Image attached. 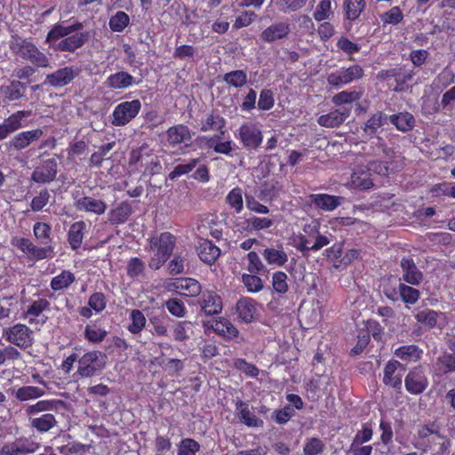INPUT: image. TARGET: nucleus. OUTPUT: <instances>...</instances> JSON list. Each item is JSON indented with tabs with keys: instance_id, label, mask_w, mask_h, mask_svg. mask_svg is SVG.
Returning <instances> with one entry per match:
<instances>
[{
	"instance_id": "1",
	"label": "nucleus",
	"mask_w": 455,
	"mask_h": 455,
	"mask_svg": "<svg viewBox=\"0 0 455 455\" xmlns=\"http://www.w3.org/2000/svg\"><path fill=\"white\" fill-rule=\"evenodd\" d=\"M177 243L176 236L169 231L162 232L148 239L149 251L154 252L148 261L152 270L160 269L172 256Z\"/></svg>"
},
{
	"instance_id": "2",
	"label": "nucleus",
	"mask_w": 455,
	"mask_h": 455,
	"mask_svg": "<svg viewBox=\"0 0 455 455\" xmlns=\"http://www.w3.org/2000/svg\"><path fill=\"white\" fill-rule=\"evenodd\" d=\"M418 436L423 441V451L432 455H444L451 446V441L440 433V427L435 422L420 426Z\"/></svg>"
},
{
	"instance_id": "3",
	"label": "nucleus",
	"mask_w": 455,
	"mask_h": 455,
	"mask_svg": "<svg viewBox=\"0 0 455 455\" xmlns=\"http://www.w3.org/2000/svg\"><path fill=\"white\" fill-rule=\"evenodd\" d=\"M129 165L138 166L144 168L141 172L144 175L153 176L160 173L162 171V164L157 156L153 153V150L148 145L133 148L129 156Z\"/></svg>"
},
{
	"instance_id": "4",
	"label": "nucleus",
	"mask_w": 455,
	"mask_h": 455,
	"mask_svg": "<svg viewBox=\"0 0 455 455\" xmlns=\"http://www.w3.org/2000/svg\"><path fill=\"white\" fill-rule=\"evenodd\" d=\"M105 354L100 351L93 350L84 353L78 359L77 370L74 376L89 379L100 374L105 367Z\"/></svg>"
},
{
	"instance_id": "5",
	"label": "nucleus",
	"mask_w": 455,
	"mask_h": 455,
	"mask_svg": "<svg viewBox=\"0 0 455 455\" xmlns=\"http://www.w3.org/2000/svg\"><path fill=\"white\" fill-rule=\"evenodd\" d=\"M12 51L21 59L29 61L37 68H46L49 66L48 57L36 45L27 40L19 39L11 44Z\"/></svg>"
},
{
	"instance_id": "6",
	"label": "nucleus",
	"mask_w": 455,
	"mask_h": 455,
	"mask_svg": "<svg viewBox=\"0 0 455 455\" xmlns=\"http://www.w3.org/2000/svg\"><path fill=\"white\" fill-rule=\"evenodd\" d=\"M2 336L8 343L23 350L34 344V331L25 323H17L4 328Z\"/></svg>"
},
{
	"instance_id": "7",
	"label": "nucleus",
	"mask_w": 455,
	"mask_h": 455,
	"mask_svg": "<svg viewBox=\"0 0 455 455\" xmlns=\"http://www.w3.org/2000/svg\"><path fill=\"white\" fill-rule=\"evenodd\" d=\"M242 147L247 151H256L263 142V132L257 123L245 122L235 133Z\"/></svg>"
},
{
	"instance_id": "8",
	"label": "nucleus",
	"mask_w": 455,
	"mask_h": 455,
	"mask_svg": "<svg viewBox=\"0 0 455 455\" xmlns=\"http://www.w3.org/2000/svg\"><path fill=\"white\" fill-rule=\"evenodd\" d=\"M11 243L33 261L52 259L55 255L52 245L36 246L30 239L26 237L15 236L12 239Z\"/></svg>"
},
{
	"instance_id": "9",
	"label": "nucleus",
	"mask_w": 455,
	"mask_h": 455,
	"mask_svg": "<svg viewBox=\"0 0 455 455\" xmlns=\"http://www.w3.org/2000/svg\"><path fill=\"white\" fill-rule=\"evenodd\" d=\"M142 104L140 100L122 101L117 104L112 113L111 124L116 127L127 125L140 112Z\"/></svg>"
},
{
	"instance_id": "10",
	"label": "nucleus",
	"mask_w": 455,
	"mask_h": 455,
	"mask_svg": "<svg viewBox=\"0 0 455 455\" xmlns=\"http://www.w3.org/2000/svg\"><path fill=\"white\" fill-rule=\"evenodd\" d=\"M364 75L363 68L355 64L348 68H341L335 72H331L327 76V82L332 87L339 89L346 84L361 79Z\"/></svg>"
},
{
	"instance_id": "11",
	"label": "nucleus",
	"mask_w": 455,
	"mask_h": 455,
	"mask_svg": "<svg viewBox=\"0 0 455 455\" xmlns=\"http://www.w3.org/2000/svg\"><path fill=\"white\" fill-rule=\"evenodd\" d=\"M429 385L426 371L421 364H418L408 371L404 378L406 391L414 395H420L426 391Z\"/></svg>"
},
{
	"instance_id": "12",
	"label": "nucleus",
	"mask_w": 455,
	"mask_h": 455,
	"mask_svg": "<svg viewBox=\"0 0 455 455\" xmlns=\"http://www.w3.org/2000/svg\"><path fill=\"white\" fill-rule=\"evenodd\" d=\"M405 370V365L400 361L395 359L387 361L383 369V384L400 391L403 386V373Z\"/></svg>"
},
{
	"instance_id": "13",
	"label": "nucleus",
	"mask_w": 455,
	"mask_h": 455,
	"mask_svg": "<svg viewBox=\"0 0 455 455\" xmlns=\"http://www.w3.org/2000/svg\"><path fill=\"white\" fill-rule=\"evenodd\" d=\"M369 165L370 167L361 165L354 169L350 180L353 188L368 190L373 187L371 171L373 170L379 173V168L377 166V162H371Z\"/></svg>"
},
{
	"instance_id": "14",
	"label": "nucleus",
	"mask_w": 455,
	"mask_h": 455,
	"mask_svg": "<svg viewBox=\"0 0 455 455\" xmlns=\"http://www.w3.org/2000/svg\"><path fill=\"white\" fill-rule=\"evenodd\" d=\"M57 174L58 162L55 158H49L43 160L34 169L31 180L38 184H49L56 180Z\"/></svg>"
},
{
	"instance_id": "15",
	"label": "nucleus",
	"mask_w": 455,
	"mask_h": 455,
	"mask_svg": "<svg viewBox=\"0 0 455 455\" xmlns=\"http://www.w3.org/2000/svg\"><path fill=\"white\" fill-rule=\"evenodd\" d=\"M32 115L31 110H18L4 118L0 124V141L8 138L12 133L25 127L24 119Z\"/></svg>"
},
{
	"instance_id": "16",
	"label": "nucleus",
	"mask_w": 455,
	"mask_h": 455,
	"mask_svg": "<svg viewBox=\"0 0 455 455\" xmlns=\"http://www.w3.org/2000/svg\"><path fill=\"white\" fill-rule=\"evenodd\" d=\"M38 448V443L30 438L20 437L4 443L0 449V455H26L34 453Z\"/></svg>"
},
{
	"instance_id": "17",
	"label": "nucleus",
	"mask_w": 455,
	"mask_h": 455,
	"mask_svg": "<svg viewBox=\"0 0 455 455\" xmlns=\"http://www.w3.org/2000/svg\"><path fill=\"white\" fill-rule=\"evenodd\" d=\"M371 144L373 154L382 156L385 159L383 162L377 163V166L379 168V174L387 176L389 173L388 164H391L392 159L395 156V152L392 148L387 146L382 137L377 136Z\"/></svg>"
},
{
	"instance_id": "18",
	"label": "nucleus",
	"mask_w": 455,
	"mask_h": 455,
	"mask_svg": "<svg viewBox=\"0 0 455 455\" xmlns=\"http://www.w3.org/2000/svg\"><path fill=\"white\" fill-rule=\"evenodd\" d=\"M82 72L77 66H66L46 76L45 81L53 87H63L70 84Z\"/></svg>"
},
{
	"instance_id": "19",
	"label": "nucleus",
	"mask_w": 455,
	"mask_h": 455,
	"mask_svg": "<svg viewBox=\"0 0 455 455\" xmlns=\"http://www.w3.org/2000/svg\"><path fill=\"white\" fill-rule=\"evenodd\" d=\"M43 135L44 131L41 128L20 132L9 140L8 148L10 150L22 151L39 140Z\"/></svg>"
},
{
	"instance_id": "20",
	"label": "nucleus",
	"mask_w": 455,
	"mask_h": 455,
	"mask_svg": "<svg viewBox=\"0 0 455 455\" xmlns=\"http://www.w3.org/2000/svg\"><path fill=\"white\" fill-rule=\"evenodd\" d=\"M74 206L78 212L102 215L107 210V204L101 200L88 196H73Z\"/></svg>"
},
{
	"instance_id": "21",
	"label": "nucleus",
	"mask_w": 455,
	"mask_h": 455,
	"mask_svg": "<svg viewBox=\"0 0 455 455\" xmlns=\"http://www.w3.org/2000/svg\"><path fill=\"white\" fill-rule=\"evenodd\" d=\"M198 304L201 310L207 315H219L223 308L222 299L215 291H203Z\"/></svg>"
},
{
	"instance_id": "22",
	"label": "nucleus",
	"mask_w": 455,
	"mask_h": 455,
	"mask_svg": "<svg viewBox=\"0 0 455 455\" xmlns=\"http://www.w3.org/2000/svg\"><path fill=\"white\" fill-rule=\"evenodd\" d=\"M400 266L403 271L402 280L403 281V283H406L413 286L420 284V283L423 280V274L417 267L412 258H403L401 259Z\"/></svg>"
},
{
	"instance_id": "23",
	"label": "nucleus",
	"mask_w": 455,
	"mask_h": 455,
	"mask_svg": "<svg viewBox=\"0 0 455 455\" xmlns=\"http://www.w3.org/2000/svg\"><path fill=\"white\" fill-rule=\"evenodd\" d=\"M435 376L455 373V351H444L440 354L433 365Z\"/></svg>"
},
{
	"instance_id": "24",
	"label": "nucleus",
	"mask_w": 455,
	"mask_h": 455,
	"mask_svg": "<svg viewBox=\"0 0 455 455\" xmlns=\"http://www.w3.org/2000/svg\"><path fill=\"white\" fill-rule=\"evenodd\" d=\"M141 80H136L127 71H117L109 75L106 80V85L111 90H122L129 88L134 84H139Z\"/></svg>"
},
{
	"instance_id": "25",
	"label": "nucleus",
	"mask_w": 455,
	"mask_h": 455,
	"mask_svg": "<svg viewBox=\"0 0 455 455\" xmlns=\"http://www.w3.org/2000/svg\"><path fill=\"white\" fill-rule=\"evenodd\" d=\"M443 315V312L424 308L415 313L414 318L420 327L430 331L435 328L442 329V325L438 323V319Z\"/></svg>"
},
{
	"instance_id": "26",
	"label": "nucleus",
	"mask_w": 455,
	"mask_h": 455,
	"mask_svg": "<svg viewBox=\"0 0 455 455\" xmlns=\"http://www.w3.org/2000/svg\"><path fill=\"white\" fill-rule=\"evenodd\" d=\"M423 355V349L415 344L403 345L394 351V355L406 363H416L419 362Z\"/></svg>"
},
{
	"instance_id": "27",
	"label": "nucleus",
	"mask_w": 455,
	"mask_h": 455,
	"mask_svg": "<svg viewBox=\"0 0 455 455\" xmlns=\"http://www.w3.org/2000/svg\"><path fill=\"white\" fill-rule=\"evenodd\" d=\"M196 251L199 259L210 266L215 263L220 255V249L209 239H202Z\"/></svg>"
},
{
	"instance_id": "28",
	"label": "nucleus",
	"mask_w": 455,
	"mask_h": 455,
	"mask_svg": "<svg viewBox=\"0 0 455 455\" xmlns=\"http://www.w3.org/2000/svg\"><path fill=\"white\" fill-rule=\"evenodd\" d=\"M257 303L255 299L243 297L236 302V312L242 322L249 323L255 320L257 315Z\"/></svg>"
},
{
	"instance_id": "29",
	"label": "nucleus",
	"mask_w": 455,
	"mask_h": 455,
	"mask_svg": "<svg viewBox=\"0 0 455 455\" xmlns=\"http://www.w3.org/2000/svg\"><path fill=\"white\" fill-rule=\"evenodd\" d=\"M86 233L87 225L85 221L78 220L70 225L67 234V240L72 250L77 251L81 248Z\"/></svg>"
},
{
	"instance_id": "30",
	"label": "nucleus",
	"mask_w": 455,
	"mask_h": 455,
	"mask_svg": "<svg viewBox=\"0 0 455 455\" xmlns=\"http://www.w3.org/2000/svg\"><path fill=\"white\" fill-rule=\"evenodd\" d=\"M309 199L315 207L326 212H331L341 204L344 198L328 194H311Z\"/></svg>"
},
{
	"instance_id": "31",
	"label": "nucleus",
	"mask_w": 455,
	"mask_h": 455,
	"mask_svg": "<svg viewBox=\"0 0 455 455\" xmlns=\"http://www.w3.org/2000/svg\"><path fill=\"white\" fill-rule=\"evenodd\" d=\"M30 427L39 434L49 432L57 426L58 421L52 413H43L39 416L28 417Z\"/></svg>"
},
{
	"instance_id": "32",
	"label": "nucleus",
	"mask_w": 455,
	"mask_h": 455,
	"mask_svg": "<svg viewBox=\"0 0 455 455\" xmlns=\"http://www.w3.org/2000/svg\"><path fill=\"white\" fill-rule=\"evenodd\" d=\"M290 31L291 28L288 23L277 22L264 29L260 34V38L264 42L272 43L286 37Z\"/></svg>"
},
{
	"instance_id": "33",
	"label": "nucleus",
	"mask_w": 455,
	"mask_h": 455,
	"mask_svg": "<svg viewBox=\"0 0 455 455\" xmlns=\"http://www.w3.org/2000/svg\"><path fill=\"white\" fill-rule=\"evenodd\" d=\"M27 91L26 84L19 81L12 80L9 84H3L0 86V94L4 100L14 101L25 96Z\"/></svg>"
},
{
	"instance_id": "34",
	"label": "nucleus",
	"mask_w": 455,
	"mask_h": 455,
	"mask_svg": "<svg viewBox=\"0 0 455 455\" xmlns=\"http://www.w3.org/2000/svg\"><path fill=\"white\" fill-rule=\"evenodd\" d=\"M63 404L61 400L46 399L39 400L36 403L28 405L25 411L28 417L39 416L41 413H49L48 411H57Z\"/></svg>"
},
{
	"instance_id": "35",
	"label": "nucleus",
	"mask_w": 455,
	"mask_h": 455,
	"mask_svg": "<svg viewBox=\"0 0 455 455\" xmlns=\"http://www.w3.org/2000/svg\"><path fill=\"white\" fill-rule=\"evenodd\" d=\"M349 109H335L327 114L320 116L317 119V123L323 127H339L346 121V119L349 116Z\"/></svg>"
},
{
	"instance_id": "36",
	"label": "nucleus",
	"mask_w": 455,
	"mask_h": 455,
	"mask_svg": "<svg viewBox=\"0 0 455 455\" xmlns=\"http://www.w3.org/2000/svg\"><path fill=\"white\" fill-rule=\"evenodd\" d=\"M166 139L170 146L175 147L191 140L190 130L181 124L171 126L166 131Z\"/></svg>"
},
{
	"instance_id": "37",
	"label": "nucleus",
	"mask_w": 455,
	"mask_h": 455,
	"mask_svg": "<svg viewBox=\"0 0 455 455\" xmlns=\"http://www.w3.org/2000/svg\"><path fill=\"white\" fill-rule=\"evenodd\" d=\"M88 40L87 32H78L69 35L68 37L61 39L58 44V50L61 52H74L82 47Z\"/></svg>"
},
{
	"instance_id": "38",
	"label": "nucleus",
	"mask_w": 455,
	"mask_h": 455,
	"mask_svg": "<svg viewBox=\"0 0 455 455\" xmlns=\"http://www.w3.org/2000/svg\"><path fill=\"white\" fill-rule=\"evenodd\" d=\"M132 213V208L128 202H122L112 208L108 213V220L111 225L125 223Z\"/></svg>"
},
{
	"instance_id": "39",
	"label": "nucleus",
	"mask_w": 455,
	"mask_h": 455,
	"mask_svg": "<svg viewBox=\"0 0 455 455\" xmlns=\"http://www.w3.org/2000/svg\"><path fill=\"white\" fill-rule=\"evenodd\" d=\"M389 122L396 128V130L408 132L411 131L416 125L414 116L408 112H399L389 116Z\"/></svg>"
},
{
	"instance_id": "40",
	"label": "nucleus",
	"mask_w": 455,
	"mask_h": 455,
	"mask_svg": "<svg viewBox=\"0 0 455 455\" xmlns=\"http://www.w3.org/2000/svg\"><path fill=\"white\" fill-rule=\"evenodd\" d=\"M235 411L242 423L249 427H260L263 421L250 411L249 404L243 401L238 400L235 403Z\"/></svg>"
},
{
	"instance_id": "41",
	"label": "nucleus",
	"mask_w": 455,
	"mask_h": 455,
	"mask_svg": "<svg viewBox=\"0 0 455 455\" xmlns=\"http://www.w3.org/2000/svg\"><path fill=\"white\" fill-rule=\"evenodd\" d=\"M365 0H344V19L349 22L357 20L366 9Z\"/></svg>"
},
{
	"instance_id": "42",
	"label": "nucleus",
	"mask_w": 455,
	"mask_h": 455,
	"mask_svg": "<svg viewBox=\"0 0 455 455\" xmlns=\"http://www.w3.org/2000/svg\"><path fill=\"white\" fill-rule=\"evenodd\" d=\"M389 116L383 111H377L372 114L364 123L363 132L373 137L376 135L378 130L387 124Z\"/></svg>"
},
{
	"instance_id": "43",
	"label": "nucleus",
	"mask_w": 455,
	"mask_h": 455,
	"mask_svg": "<svg viewBox=\"0 0 455 455\" xmlns=\"http://www.w3.org/2000/svg\"><path fill=\"white\" fill-rule=\"evenodd\" d=\"M200 131L204 132L209 131H218L220 135H224L227 132L226 120L220 115L212 112L202 122Z\"/></svg>"
},
{
	"instance_id": "44",
	"label": "nucleus",
	"mask_w": 455,
	"mask_h": 455,
	"mask_svg": "<svg viewBox=\"0 0 455 455\" xmlns=\"http://www.w3.org/2000/svg\"><path fill=\"white\" fill-rule=\"evenodd\" d=\"M84 25L82 22H76L69 26H62L55 24L47 34V41H57L62 37H68L70 34L83 29Z\"/></svg>"
},
{
	"instance_id": "45",
	"label": "nucleus",
	"mask_w": 455,
	"mask_h": 455,
	"mask_svg": "<svg viewBox=\"0 0 455 455\" xmlns=\"http://www.w3.org/2000/svg\"><path fill=\"white\" fill-rule=\"evenodd\" d=\"M216 334L228 339H235L238 336L237 328L227 318L220 317L212 326Z\"/></svg>"
},
{
	"instance_id": "46",
	"label": "nucleus",
	"mask_w": 455,
	"mask_h": 455,
	"mask_svg": "<svg viewBox=\"0 0 455 455\" xmlns=\"http://www.w3.org/2000/svg\"><path fill=\"white\" fill-rule=\"evenodd\" d=\"M49 307L50 302L44 298L33 300L24 312V317L28 318V323L33 324L44 311L49 310Z\"/></svg>"
},
{
	"instance_id": "47",
	"label": "nucleus",
	"mask_w": 455,
	"mask_h": 455,
	"mask_svg": "<svg viewBox=\"0 0 455 455\" xmlns=\"http://www.w3.org/2000/svg\"><path fill=\"white\" fill-rule=\"evenodd\" d=\"M75 281V274L70 270L63 269L52 278L50 287L53 291H60L68 289Z\"/></svg>"
},
{
	"instance_id": "48",
	"label": "nucleus",
	"mask_w": 455,
	"mask_h": 455,
	"mask_svg": "<svg viewBox=\"0 0 455 455\" xmlns=\"http://www.w3.org/2000/svg\"><path fill=\"white\" fill-rule=\"evenodd\" d=\"M397 289L399 298L407 306L416 304L420 298V291L406 283H399Z\"/></svg>"
},
{
	"instance_id": "49",
	"label": "nucleus",
	"mask_w": 455,
	"mask_h": 455,
	"mask_svg": "<svg viewBox=\"0 0 455 455\" xmlns=\"http://www.w3.org/2000/svg\"><path fill=\"white\" fill-rule=\"evenodd\" d=\"M33 234L40 244L52 245V228L45 222H36L33 226Z\"/></svg>"
},
{
	"instance_id": "50",
	"label": "nucleus",
	"mask_w": 455,
	"mask_h": 455,
	"mask_svg": "<svg viewBox=\"0 0 455 455\" xmlns=\"http://www.w3.org/2000/svg\"><path fill=\"white\" fill-rule=\"evenodd\" d=\"M262 255L268 265L282 267L288 261V255L283 250L267 248L263 251Z\"/></svg>"
},
{
	"instance_id": "51",
	"label": "nucleus",
	"mask_w": 455,
	"mask_h": 455,
	"mask_svg": "<svg viewBox=\"0 0 455 455\" xmlns=\"http://www.w3.org/2000/svg\"><path fill=\"white\" fill-rule=\"evenodd\" d=\"M226 203L235 213H241L243 210V189L239 187L232 188L226 196Z\"/></svg>"
},
{
	"instance_id": "52",
	"label": "nucleus",
	"mask_w": 455,
	"mask_h": 455,
	"mask_svg": "<svg viewBox=\"0 0 455 455\" xmlns=\"http://www.w3.org/2000/svg\"><path fill=\"white\" fill-rule=\"evenodd\" d=\"M363 94V90L360 89L359 91H342L340 92L336 93L331 101L336 106H341L344 104L353 103L362 98Z\"/></svg>"
},
{
	"instance_id": "53",
	"label": "nucleus",
	"mask_w": 455,
	"mask_h": 455,
	"mask_svg": "<svg viewBox=\"0 0 455 455\" xmlns=\"http://www.w3.org/2000/svg\"><path fill=\"white\" fill-rule=\"evenodd\" d=\"M180 288V294L186 297H196L199 295L202 291L200 283L190 277L181 278Z\"/></svg>"
},
{
	"instance_id": "54",
	"label": "nucleus",
	"mask_w": 455,
	"mask_h": 455,
	"mask_svg": "<svg viewBox=\"0 0 455 455\" xmlns=\"http://www.w3.org/2000/svg\"><path fill=\"white\" fill-rule=\"evenodd\" d=\"M45 391L36 386H23L17 389L15 397L20 401H28L32 399H37L44 395Z\"/></svg>"
},
{
	"instance_id": "55",
	"label": "nucleus",
	"mask_w": 455,
	"mask_h": 455,
	"mask_svg": "<svg viewBox=\"0 0 455 455\" xmlns=\"http://www.w3.org/2000/svg\"><path fill=\"white\" fill-rule=\"evenodd\" d=\"M130 24V17L124 11L116 12L110 17L108 26L113 32H123Z\"/></svg>"
},
{
	"instance_id": "56",
	"label": "nucleus",
	"mask_w": 455,
	"mask_h": 455,
	"mask_svg": "<svg viewBox=\"0 0 455 455\" xmlns=\"http://www.w3.org/2000/svg\"><path fill=\"white\" fill-rule=\"evenodd\" d=\"M199 163V158H191L187 163L179 164L174 166L172 171L169 173L168 178L171 180H174L180 176L188 174L198 165Z\"/></svg>"
},
{
	"instance_id": "57",
	"label": "nucleus",
	"mask_w": 455,
	"mask_h": 455,
	"mask_svg": "<svg viewBox=\"0 0 455 455\" xmlns=\"http://www.w3.org/2000/svg\"><path fill=\"white\" fill-rule=\"evenodd\" d=\"M223 81L235 88H242L247 84V75L242 69L233 70L223 76Z\"/></svg>"
},
{
	"instance_id": "58",
	"label": "nucleus",
	"mask_w": 455,
	"mask_h": 455,
	"mask_svg": "<svg viewBox=\"0 0 455 455\" xmlns=\"http://www.w3.org/2000/svg\"><path fill=\"white\" fill-rule=\"evenodd\" d=\"M257 273L243 274L242 282L248 292L257 293L263 290V281Z\"/></svg>"
},
{
	"instance_id": "59",
	"label": "nucleus",
	"mask_w": 455,
	"mask_h": 455,
	"mask_svg": "<svg viewBox=\"0 0 455 455\" xmlns=\"http://www.w3.org/2000/svg\"><path fill=\"white\" fill-rule=\"evenodd\" d=\"M223 135L215 134L212 137H211L207 141V146L210 148H213V150L216 153L219 154H224V155H229L233 149L232 148V141L227 140V141H220Z\"/></svg>"
},
{
	"instance_id": "60",
	"label": "nucleus",
	"mask_w": 455,
	"mask_h": 455,
	"mask_svg": "<svg viewBox=\"0 0 455 455\" xmlns=\"http://www.w3.org/2000/svg\"><path fill=\"white\" fill-rule=\"evenodd\" d=\"M130 318L132 323L128 325L127 329L132 334H139L146 326V317L144 314L139 309H133L131 312Z\"/></svg>"
},
{
	"instance_id": "61",
	"label": "nucleus",
	"mask_w": 455,
	"mask_h": 455,
	"mask_svg": "<svg viewBox=\"0 0 455 455\" xmlns=\"http://www.w3.org/2000/svg\"><path fill=\"white\" fill-rule=\"evenodd\" d=\"M146 266L143 260L138 257L131 258L127 262L126 274L132 279H138L145 272Z\"/></svg>"
},
{
	"instance_id": "62",
	"label": "nucleus",
	"mask_w": 455,
	"mask_h": 455,
	"mask_svg": "<svg viewBox=\"0 0 455 455\" xmlns=\"http://www.w3.org/2000/svg\"><path fill=\"white\" fill-rule=\"evenodd\" d=\"M403 13L399 6H393L380 16L383 25H398L403 20Z\"/></svg>"
},
{
	"instance_id": "63",
	"label": "nucleus",
	"mask_w": 455,
	"mask_h": 455,
	"mask_svg": "<svg viewBox=\"0 0 455 455\" xmlns=\"http://www.w3.org/2000/svg\"><path fill=\"white\" fill-rule=\"evenodd\" d=\"M199 443L193 438H183L180 442L177 455H196L200 451Z\"/></svg>"
},
{
	"instance_id": "64",
	"label": "nucleus",
	"mask_w": 455,
	"mask_h": 455,
	"mask_svg": "<svg viewBox=\"0 0 455 455\" xmlns=\"http://www.w3.org/2000/svg\"><path fill=\"white\" fill-rule=\"evenodd\" d=\"M325 448L324 443L318 437L307 438L303 447L305 455H319Z\"/></svg>"
}]
</instances>
